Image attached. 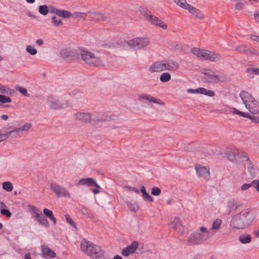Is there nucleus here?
<instances>
[{
  "instance_id": "nucleus-2",
  "label": "nucleus",
  "mask_w": 259,
  "mask_h": 259,
  "mask_svg": "<svg viewBox=\"0 0 259 259\" xmlns=\"http://www.w3.org/2000/svg\"><path fill=\"white\" fill-rule=\"evenodd\" d=\"M80 249L92 259H99L104 255V251L100 246L85 240L81 242Z\"/></svg>"
},
{
  "instance_id": "nucleus-64",
  "label": "nucleus",
  "mask_w": 259,
  "mask_h": 259,
  "mask_svg": "<svg viewBox=\"0 0 259 259\" xmlns=\"http://www.w3.org/2000/svg\"><path fill=\"white\" fill-rule=\"evenodd\" d=\"M243 8V4L242 3L238 2L237 3L235 7L236 10H242Z\"/></svg>"
},
{
  "instance_id": "nucleus-46",
  "label": "nucleus",
  "mask_w": 259,
  "mask_h": 259,
  "mask_svg": "<svg viewBox=\"0 0 259 259\" xmlns=\"http://www.w3.org/2000/svg\"><path fill=\"white\" fill-rule=\"evenodd\" d=\"M28 207L29 208V211L34 218L35 215H37V214H41L40 211H38L36 207L29 205H28Z\"/></svg>"
},
{
  "instance_id": "nucleus-42",
  "label": "nucleus",
  "mask_w": 259,
  "mask_h": 259,
  "mask_svg": "<svg viewBox=\"0 0 259 259\" xmlns=\"http://www.w3.org/2000/svg\"><path fill=\"white\" fill-rule=\"evenodd\" d=\"M247 71L249 73L250 78L253 77V74L259 75V68H249L247 69Z\"/></svg>"
},
{
  "instance_id": "nucleus-63",
  "label": "nucleus",
  "mask_w": 259,
  "mask_h": 259,
  "mask_svg": "<svg viewBox=\"0 0 259 259\" xmlns=\"http://www.w3.org/2000/svg\"><path fill=\"white\" fill-rule=\"evenodd\" d=\"M172 48L175 50H180L182 49V46L179 42H175L172 44Z\"/></svg>"
},
{
  "instance_id": "nucleus-39",
  "label": "nucleus",
  "mask_w": 259,
  "mask_h": 259,
  "mask_svg": "<svg viewBox=\"0 0 259 259\" xmlns=\"http://www.w3.org/2000/svg\"><path fill=\"white\" fill-rule=\"evenodd\" d=\"M199 94L205 95L209 97H213L214 95L213 91L207 90L203 88H199Z\"/></svg>"
},
{
  "instance_id": "nucleus-9",
  "label": "nucleus",
  "mask_w": 259,
  "mask_h": 259,
  "mask_svg": "<svg viewBox=\"0 0 259 259\" xmlns=\"http://www.w3.org/2000/svg\"><path fill=\"white\" fill-rule=\"evenodd\" d=\"M128 46L137 50H141L147 47L150 44V39L146 37H135L127 42Z\"/></svg>"
},
{
  "instance_id": "nucleus-5",
  "label": "nucleus",
  "mask_w": 259,
  "mask_h": 259,
  "mask_svg": "<svg viewBox=\"0 0 259 259\" xmlns=\"http://www.w3.org/2000/svg\"><path fill=\"white\" fill-rule=\"evenodd\" d=\"M80 55L85 63L90 66H100L103 64V57L100 54L81 49L80 50Z\"/></svg>"
},
{
  "instance_id": "nucleus-41",
  "label": "nucleus",
  "mask_w": 259,
  "mask_h": 259,
  "mask_svg": "<svg viewBox=\"0 0 259 259\" xmlns=\"http://www.w3.org/2000/svg\"><path fill=\"white\" fill-rule=\"evenodd\" d=\"M127 206L129 208V209L131 211H134V212H137L139 208V207L138 205L137 204V203L135 202H128V203H127Z\"/></svg>"
},
{
  "instance_id": "nucleus-16",
  "label": "nucleus",
  "mask_w": 259,
  "mask_h": 259,
  "mask_svg": "<svg viewBox=\"0 0 259 259\" xmlns=\"http://www.w3.org/2000/svg\"><path fill=\"white\" fill-rule=\"evenodd\" d=\"M73 116L75 119L84 123L90 122L92 119V115L89 113L77 112L74 114Z\"/></svg>"
},
{
  "instance_id": "nucleus-31",
  "label": "nucleus",
  "mask_w": 259,
  "mask_h": 259,
  "mask_svg": "<svg viewBox=\"0 0 259 259\" xmlns=\"http://www.w3.org/2000/svg\"><path fill=\"white\" fill-rule=\"evenodd\" d=\"M141 192L143 194V198L144 199H146L147 201L150 202L153 201V198L146 192L145 187L144 186L141 187Z\"/></svg>"
},
{
  "instance_id": "nucleus-4",
  "label": "nucleus",
  "mask_w": 259,
  "mask_h": 259,
  "mask_svg": "<svg viewBox=\"0 0 259 259\" xmlns=\"http://www.w3.org/2000/svg\"><path fill=\"white\" fill-rule=\"evenodd\" d=\"M240 97L248 111L256 114L259 112V102L249 92L242 91L239 94Z\"/></svg>"
},
{
  "instance_id": "nucleus-36",
  "label": "nucleus",
  "mask_w": 259,
  "mask_h": 259,
  "mask_svg": "<svg viewBox=\"0 0 259 259\" xmlns=\"http://www.w3.org/2000/svg\"><path fill=\"white\" fill-rule=\"evenodd\" d=\"M239 240L242 244H246L251 242V237L249 235H241L239 237Z\"/></svg>"
},
{
  "instance_id": "nucleus-57",
  "label": "nucleus",
  "mask_w": 259,
  "mask_h": 259,
  "mask_svg": "<svg viewBox=\"0 0 259 259\" xmlns=\"http://www.w3.org/2000/svg\"><path fill=\"white\" fill-rule=\"evenodd\" d=\"M252 186V182L250 184H244L241 186V189L242 191H245V190H248Z\"/></svg>"
},
{
  "instance_id": "nucleus-48",
  "label": "nucleus",
  "mask_w": 259,
  "mask_h": 259,
  "mask_svg": "<svg viewBox=\"0 0 259 259\" xmlns=\"http://www.w3.org/2000/svg\"><path fill=\"white\" fill-rule=\"evenodd\" d=\"M12 102L11 99L9 97L3 95H0V102L2 103H8Z\"/></svg>"
},
{
  "instance_id": "nucleus-28",
  "label": "nucleus",
  "mask_w": 259,
  "mask_h": 259,
  "mask_svg": "<svg viewBox=\"0 0 259 259\" xmlns=\"http://www.w3.org/2000/svg\"><path fill=\"white\" fill-rule=\"evenodd\" d=\"M43 212L45 215L49 218L53 223L55 225H56L57 223L56 219L54 218L53 213L52 211L47 209V208H44L43 209Z\"/></svg>"
},
{
  "instance_id": "nucleus-40",
  "label": "nucleus",
  "mask_w": 259,
  "mask_h": 259,
  "mask_svg": "<svg viewBox=\"0 0 259 259\" xmlns=\"http://www.w3.org/2000/svg\"><path fill=\"white\" fill-rule=\"evenodd\" d=\"M52 23L54 26L58 27L63 25L62 20L57 16H53L51 18Z\"/></svg>"
},
{
  "instance_id": "nucleus-6",
  "label": "nucleus",
  "mask_w": 259,
  "mask_h": 259,
  "mask_svg": "<svg viewBox=\"0 0 259 259\" xmlns=\"http://www.w3.org/2000/svg\"><path fill=\"white\" fill-rule=\"evenodd\" d=\"M192 53L201 59L208 60L210 62H219L222 58L220 54L209 50H203L198 48H193Z\"/></svg>"
},
{
  "instance_id": "nucleus-23",
  "label": "nucleus",
  "mask_w": 259,
  "mask_h": 259,
  "mask_svg": "<svg viewBox=\"0 0 259 259\" xmlns=\"http://www.w3.org/2000/svg\"><path fill=\"white\" fill-rule=\"evenodd\" d=\"M78 184L79 185H87L89 186H95L99 188L100 186L97 184L96 182L93 178H84L80 180Z\"/></svg>"
},
{
  "instance_id": "nucleus-47",
  "label": "nucleus",
  "mask_w": 259,
  "mask_h": 259,
  "mask_svg": "<svg viewBox=\"0 0 259 259\" xmlns=\"http://www.w3.org/2000/svg\"><path fill=\"white\" fill-rule=\"evenodd\" d=\"M26 51L31 55H35L37 54V50L32 46L28 45L26 48Z\"/></svg>"
},
{
  "instance_id": "nucleus-27",
  "label": "nucleus",
  "mask_w": 259,
  "mask_h": 259,
  "mask_svg": "<svg viewBox=\"0 0 259 259\" xmlns=\"http://www.w3.org/2000/svg\"><path fill=\"white\" fill-rule=\"evenodd\" d=\"M32 124L31 123L27 122L19 127H17L21 134L26 133L29 131L32 127Z\"/></svg>"
},
{
  "instance_id": "nucleus-12",
  "label": "nucleus",
  "mask_w": 259,
  "mask_h": 259,
  "mask_svg": "<svg viewBox=\"0 0 259 259\" xmlns=\"http://www.w3.org/2000/svg\"><path fill=\"white\" fill-rule=\"evenodd\" d=\"M139 99L140 100H146L150 103L157 104L160 106H164L165 103L162 100L155 98L153 96L147 94H141L138 95Z\"/></svg>"
},
{
  "instance_id": "nucleus-25",
  "label": "nucleus",
  "mask_w": 259,
  "mask_h": 259,
  "mask_svg": "<svg viewBox=\"0 0 259 259\" xmlns=\"http://www.w3.org/2000/svg\"><path fill=\"white\" fill-rule=\"evenodd\" d=\"M35 218L39 224L46 228L49 227V223L48 221L42 215V214H37L35 215Z\"/></svg>"
},
{
  "instance_id": "nucleus-13",
  "label": "nucleus",
  "mask_w": 259,
  "mask_h": 259,
  "mask_svg": "<svg viewBox=\"0 0 259 259\" xmlns=\"http://www.w3.org/2000/svg\"><path fill=\"white\" fill-rule=\"evenodd\" d=\"M138 245L139 243L137 241H133L131 244L127 245L122 249L121 251L122 255L125 257L128 256L131 254H133L135 252Z\"/></svg>"
},
{
  "instance_id": "nucleus-3",
  "label": "nucleus",
  "mask_w": 259,
  "mask_h": 259,
  "mask_svg": "<svg viewBox=\"0 0 259 259\" xmlns=\"http://www.w3.org/2000/svg\"><path fill=\"white\" fill-rule=\"evenodd\" d=\"M199 230L200 232H195L190 235L187 240L188 244L190 245L201 244L211 237L210 232L206 227H200Z\"/></svg>"
},
{
  "instance_id": "nucleus-37",
  "label": "nucleus",
  "mask_w": 259,
  "mask_h": 259,
  "mask_svg": "<svg viewBox=\"0 0 259 259\" xmlns=\"http://www.w3.org/2000/svg\"><path fill=\"white\" fill-rule=\"evenodd\" d=\"M42 252L45 255H48L51 257H55L56 256V253L55 252L48 247H44L42 249Z\"/></svg>"
},
{
  "instance_id": "nucleus-44",
  "label": "nucleus",
  "mask_w": 259,
  "mask_h": 259,
  "mask_svg": "<svg viewBox=\"0 0 259 259\" xmlns=\"http://www.w3.org/2000/svg\"><path fill=\"white\" fill-rule=\"evenodd\" d=\"M48 8V6L47 5H41L38 7V12L42 15H46L49 13Z\"/></svg>"
},
{
  "instance_id": "nucleus-33",
  "label": "nucleus",
  "mask_w": 259,
  "mask_h": 259,
  "mask_svg": "<svg viewBox=\"0 0 259 259\" xmlns=\"http://www.w3.org/2000/svg\"><path fill=\"white\" fill-rule=\"evenodd\" d=\"M171 76L169 73L165 72L162 73L160 77V81L162 82H167L171 79Z\"/></svg>"
},
{
  "instance_id": "nucleus-15",
  "label": "nucleus",
  "mask_w": 259,
  "mask_h": 259,
  "mask_svg": "<svg viewBox=\"0 0 259 259\" xmlns=\"http://www.w3.org/2000/svg\"><path fill=\"white\" fill-rule=\"evenodd\" d=\"M169 226L171 228L179 233H182L183 231V226L180 219L178 217H175L172 221L169 224Z\"/></svg>"
},
{
  "instance_id": "nucleus-51",
  "label": "nucleus",
  "mask_w": 259,
  "mask_h": 259,
  "mask_svg": "<svg viewBox=\"0 0 259 259\" xmlns=\"http://www.w3.org/2000/svg\"><path fill=\"white\" fill-rule=\"evenodd\" d=\"M66 222L69 224L72 227H73L74 228L76 229V226L75 223V222L73 221V220L70 217V216L68 214H66L65 215Z\"/></svg>"
},
{
  "instance_id": "nucleus-32",
  "label": "nucleus",
  "mask_w": 259,
  "mask_h": 259,
  "mask_svg": "<svg viewBox=\"0 0 259 259\" xmlns=\"http://www.w3.org/2000/svg\"><path fill=\"white\" fill-rule=\"evenodd\" d=\"M14 93V90L0 84V94L3 93L7 95H12Z\"/></svg>"
},
{
  "instance_id": "nucleus-52",
  "label": "nucleus",
  "mask_w": 259,
  "mask_h": 259,
  "mask_svg": "<svg viewBox=\"0 0 259 259\" xmlns=\"http://www.w3.org/2000/svg\"><path fill=\"white\" fill-rule=\"evenodd\" d=\"M5 131V128L0 130V143L5 141L8 139L6 133L4 132Z\"/></svg>"
},
{
  "instance_id": "nucleus-18",
  "label": "nucleus",
  "mask_w": 259,
  "mask_h": 259,
  "mask_svg": "<svg viewBox=\"0 0 259 259\" xmlns=\"http://www.w3.org/2000/svg\"><path fill=\"white\" fill-rule=\"evenodd\" d=\"M88 14L90 15L91 20L93 21H104L107 19V16L105 14L98 12L88 11Z\"/></svg>"
},
{
  "instance_id": "nucleus-60",
  "label": "nucleus",
  "mask_w": 259,
  "mask_h": 259,
  "mask_svg": "<svg viewBox=\"0 0 259 259\" xmlns=\"http://www.w3.org/2000/svg\"><path fill=\"white\" fill-rule=\"evenodd\" d=\"M124 187H125V188L128 189L129 191L134 192L137 194H138L140 192L139 190L138 189H137L136 188L132 187L131 186H125Z\"/></svg>"
},
{
  "instance_id": "nucleus-17",
  "label": "nucleus",
  "mask_w": 259,
  "mask_h": 259,
  "mask_svg": "<svg viewBox=\"0 0 259 259\" xmlns=\"http://www.w3.org/2000/svg\"><path fill=\"white\" fill-rule=\"evenodd\" d=\"M195 169L198 177H203L207 180L209 179V171L206 167L197 165Z\"/></svg>"
},
{
  "instance_id": "nucleus-58",
  "label": "nucleus",
  "mask_w": 259,
  "mask_h": 259,
  "mask_svg": "<svg viewBox=\"0 0 259 259\" xmlns=\"http://www.w3.org/2000/svg\"><path fill=\"white\" fill-rule=\"evenodd\" d=\"M228 158L230 161H234L236 159V156L234 152H230L228 154Z\"/></svg>"
},
{
  "instance_id": "nucleus-11",
  "label": "nucleus",
  "mask_w": 259,
  "mask_h": 259,
  "mask_svg": "<svg viewBox=\"0 0 259 259\" xmlns=\"http://www.w3.org/2000/svg\"><path fill=\"white\" fill-rule=\"evenodd\" d=\"M163 71H176L179 69V65L178 62L171 60H161Z\"/></svg>"
},
{
  "instance_id": "nucleus-26",
  "label": "nucleus",
  "mask_w": 259,
  "mask_h": 259,
  "mask_svg": "<svg viewBox=\"0 0 259 259\" xmlns=\"http://www.w3.org/2000/svg\"><path fill=\"white\" fill-rule=\"evenodd\" d=\"M68 95L76 100L81 99L83 98L82 93L77 89H74L68 92Z\"/></svg>"
},
{
  "instance_id": "nucleus-45",
  "label": "nucleus",
  "mask_w": 259,
  "mask_h": 259,
  "mask_svg": "<svg viewBox=\"0 0 259 259\" xmlns=\"http://www.w3.org/2000/svg\"><path fill=\"white\" fill-rule=\"evenodd\" d=\"M222 224V220L220 219H216L212 223V230H218L220 228V226Z\"/></svg>"
},
{
  "instance_id": "nucleus-34",
  "label": "nucleus",
  "mask_w": 259,
  "mask_h": 259,
  "mask_svg": "<svg viewBox=\"0 0 259 259\" xmlns=\"http://www.w3.org/2000/svg\"><path fill=\"white\" fill-rule=\"evenodd\" d=\"M174 2L179 6L186 10H188L191 6V5L187 3L186 0H174Z\"/></svg>"
},
{
  "instance_id": "nucleus-35",
  "label": "nucleus",
  "mask_w": 259,
  "mask_h": 259,
  "mask_svg": "<svg viewBox=\"0 0 259 259\" xmlns=\"http://www.w3.org/2000/svg\"><path fill=\"white\" fill-rule=\"evenodd\" d=\"M247 169L249 174L250 178H252L254 177L255 175V169L251 162H249V163H247Z\"/></svg>"
},
{
  "instance_id": "nucleus-29",
  "label": "nucleus",
  "mask_w": 259,
  "mask_h": 259,
  "mask_svg": "<svg viewBox=\"0 0 259 259\" xmlns=\"http://www.w3.org/2000/svg\"><path fill=\"white\" fill-rule=\"evenodd\" d=\"M88 15H89L88 12L84 13L77 12L72 14V16L74 19L79 18L82 21H85L86 20V17Z\"/></svg>"
},
{
  "instance_id": "nucleus-50",
  "label": "nucleus",
  "mask_w": 259,
  "mask_h": 259,
  "mask_svg": "<svg viewBox=\"0 0 259 259\" xmlns=\"http://www.w3.org/2000/svg\"><path fill=\"white\" fill-rule=\"evenodd\" d=\"M16 90L24 96L29 97L30 95L28 94L27 90L24 88L22 87H17Z\"/></svg>"
},
{
  "instance_id": "nucleus-30",
  "label": "nucleus",
  "mask_w": 259,
  "mask_h": 259,
  "mask_svg": "<svg viewBox=\"0 0 259 259\" xmlns=\"http://www.w3.org/2000/svg\"><path fill=\"white\" fill-rule=\"evenodd\" d=\"M238 206L239 204L234 199H230L228 201V207L230 211L236 209Z\"/></svg>"
},
{
  "instance_id": "nucleus-53",
  "label": "nucleus",
  "mask_w": 259,
  "mask_h": 259,
  "mask_svg": "<svg viewBox=\"0 0 259 259\" xmlns=\"http://www.w3.org/2000/svg\"><path fill=\"white\" fill-rule=\"evenodd\" d=\"M161 190L159 188L154 187L151 189V194L154 196H158L161 193Z\"/></svg>"
},
{
  "instance_id": "nucleus-20",
  "label": "nucleus",
  "mask_w": 259,
  "mask_h": 259,
  "mask_svg": "<svg viewBox=\"0 0 259 259\" xmlns=\"http://www.w3.org/2000/svg\"><path fill=\"white\" fill-rule=\"evenodd\" d=\"M235 50L239 53H244L250 55L253 54L252 48L246 45H238L235 47Z\"/></svg>"
},
{
  "instance_id": "nucleus-8",
  "label": "nucleus",
  "mask_w": 259,
  "mask_h": 259,
  "mask_svg": "<svg viewBox=\"0 0 259 259\" xmlns=\"http://www.w3.org/2000/svg\"><path fill=\"white\" fill-rule=\"evenodd\" d=\"M202 80L207 83H218L224 82L226 80L225 74L220 73L215 74L214 71L211 70H207L203 72Z\"/></svg>"
},
{
  "instance_id": "nucleus-7",
  "label": "nucleus",
  "mask_w": 259,
  "mask_h": 259,
  "mask_svg": "<svg viewBox=\"0 0 259 259\" xmlns=\"http://www.w3.org/2000/svg\"><path fill=\"white\" fill-rule=\"evenodd\" d=\"M140 11L146 20L151 24L160 27L164 30L167 29V25L157 17L153 15L149 9L146 8H142L140 9Z\"/></svg>"
},
{
  "instance_id": "nucleus-10",
  "label": "nucleus",
  "mask_w": 259,
  "mask_h": 259,
  "mask_svg": "<svg viewBox=\"0 0 259 259\" xmlns=\"http://www.w3.org/2000/svg\"><path fill=\"white\" fill-rule=\"evenodd\" d=\"M50 186L51 189L57 198L64 197L68 199L71 198V194L66 188L56 183H52Z\"/></svg>"
},
{
  "instance_id": "nucleus-56",
  "label": "nucleus",
  "mask_w": 259,
  "mask_h": 259,
  "mask_svg": "<svg viewBox=\"0 0 259 259\" xmlns=\"http://www.w3.org/2000/svg\"><path fill=\"white\" fill-rule=\"evenodd\" d=\"M232 112L234 114H236L242 117H244L245 113L241 112L235 108H232Z\"/></svg>"
},
{
  "instance_id": "nucleus-55",
  "label": "nucleus",
  "mask_w": 259,
  "mask_h": 259,
  "mask_svg": "<svg viewBox=\"0 0 259 259\" xmlns=\"http://www.w3.org/2000/svg\"><path fill=\"white\" fill-rule=\"evenodd\" d=\"M252 186L259 192V180H254L252 181Z\"/></svg>"
},
{
  "instance_id": "nucleus-24",
  "label": "nucleus",
  "mask_w": 259,
  "mask_h": 259,
  "mask_svg": "<svg viewBox=\"0 0 259 259\" xmlns=\"http://www.w3.org/2000/svg\"><path fill=\"white\" fill-rule=\"evenodd\" d=\"M189 12L195 17L199 19H202L204 17V14L199 9L190 6L188 10Z\"/></svg>"
},
{
  "instance_id": "nucleus-38",
  "label": "nucleus",
  "mask_w": 259,
  "mask_h": 259,
  "mask_svg": "<svg viewBox=\"0 0 259 259\" xmlns=\"http://www.w3.org/2000/svg\"><path fill=\"white\" fill-rule=\"evenodd\" d=\"M58 16L64 19L68 18L72 16V13L68 11L64 10H59Z\"/></svg>"
},
{
  "instance_id": "nucleus-14",
  "label": "nucleus",
  "mask_w": 259,
  "mask_h": 259,
  "mask_svg": "<svg viewBox=\"0 0 259 259\" xmlns=\"http://www.w3.org/2000/svg\"><path fill=\"white\" fill-rule=\"evenodd\" d=\"M62 58L66 61H71L76 58V53L73 50L65 49L60 52Z\"/></svg>"
},
{
  "instance_id": "nucleus-1",
  "label": "nucleus",
  "mask_w": 259,
  "mask_h": 259,
  "mask_svg": "<svg viewBox=\"0 0 259 259\" xmlns=\"http://www.w3.org/2000/svg\"><path fill=\"white\" fill-rule=\"evenodd\" d=\"M255 216V211L253 209L242 210L232 218L230 226L237 229H245L251 224Z\"/></svg>"
},
{
  "instance_id": "nucleus-21",
  "label": "nucleus",
  "mask_w": 259,
  "mask_h": 259,
  "mask_svg": "<svg viewBox=\"0 0 259 259\" xmlns=\"http://www.w3.org/2000/svg\"><path fill=\"white\" fill-rule=\"evenodd\" d=\"M149 71L151 73L163 71L161 61H158L152 63L149 68Z\"/></svg>"
},
{
  "instance_id": "nucleus-43",
  "label": "nucleus",
  "mask_w": 259,
  "mask_h": 259,
  "mask_svg": "<svg viewBox=\"0 0 259 259\" xmlns=\"http://www.w3.org/2000/svg\"><path fill=\"white\" fill-rule=\"evenodd\" d=\"M3 188L8 192H11L13 190V186L10 182H5L3 183Z\"/></svg>"
},
{
  "instance_id": "nucleus-54",
  "label": "nucleus",
  "mask_w": 259,
  "mask_h": 259,
  "mask_svg": "<svg viewBox=\"0 0 259 259\" xmlns=\"http://www.w3.org/2000/svg\"><path fill=\"white\" fill-rule=\"evenodd\" d=\"M1 213L3 215H5L7 218H10L12 215L11 212L6 209H2L1 210Z\"/></svg>"
},
{
  "instance_id": "nucleus-61",
  "label": "nucleus",
  "mask_w": 259,
  "mask_h": 259,
  "mask_svg": "<svg viewBox=\"0 0 259 259\" xmlns=\"http://www.w3.org/2000/svg\"><path fill=\"white\" fill-rule=\"evenodd\" d=\"M49 12H50L51 13L56 14L58 16V12H59V9L52 7L50 8V9H49Z\"/></svg>"
},
{
  "instance_id": "nucleus-59",
  "label": "nucleus",
  "mask_w": 259,
  "mask_h": 259,
  "mask_svg": "<svg viewBox=\"0 0 259 259\" xmlns=\"http://www.w3.org/2000/svg\"><path fill=\"white\" fill-rule=\"evenodd\" d=\"M240 158L241 159V160L242 161H246L247 162V163H249V162H251L250 160L249 157L246 154H243L240 156Z\"/></svg>"
},
{
  "instance_id": "nucleus-22",
  "label": "nucleus",
  "mask_w": 259,
  "mask_h": 259,
  "mask_svg": "<svg viewBox=\"0 0 259 259\" xmlns=\"http://www.w3.org/2000/svg\"><path fill=\"white\" fill-rule=\"evenodd\" d=\"M10 127H5V130L7 134V136H8V139L9 138H17V137L20 136V133L17 127H16L13 130H9Z\"/></svg>"
},
{
  "instance_id": "nucleus-62",
  "label": "nucleus",
  "mask_w": 259,
  "mask_h": 259,
  "mask_svg": "<svg viewBox=\"0 0 259 259\" xmlns=\"http://www.w3.org/2000/svg\"><path fill=\"white\" fill-rule=\"evenodd\" d=\"M199 88H198L196 90L192 89H188L187 90V92L189 94H195V93H198L199 94Z\"/></svg>"
},
{
  "instance_id": "nucleus-19",
  "label": "nucleus",
  "mask_w": 259,
  "mask_h": 259,
  "mask_svg": "<svg viewBox=\"0 0 259 259\" xmlns=\"http://www.w3.org/2000/svg\"><path fill=\"white\" fill-rule=\"evenodd\" d=\"M47 104L49 107L53 109H61L63 108L58 100L55 99L52 96L49 97Z\"/></svg>"
},
{
  "instance_id": "nucleus-49",
  "label": "nucleus",
  "mask_w": 259,
  "mask_h": 259,
  "mask_svg": "<svg viewBox=\"0 0 259 259\" xmlns=\"http://www.w3.org/2000/svg\"><path fill=\"white\" fill-rule=\"evenodd\" d=\"M244 117L248 118L251 119L253 122L255 123H259V116H252L248 113H245Z\"/></svg>"
}]
</instances>
